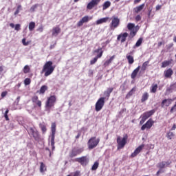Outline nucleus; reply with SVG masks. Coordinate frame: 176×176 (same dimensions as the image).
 <instances>
[{
	"label": "nucleus",
	"mask_w": 176,
	"mask_h": 176,
	"mask_svg": "<svg viewBox=\"0 0 176 176\" xmlns=\"http://www.w3.org/2000/svg\"><path fill=\"white\" fill-rule=\"evenodd\" d=\"M56 101H57V98L56 96L53 95L47 98L45 102V111L47 113H50L52 111H53V108H54V105L56 104Z\"/></svg>",
	"instance_id": "obj_1"
},
{
	"label": "nucleus",
	"mask_w": 176,
	"mask_h": 176,
	"mask_svg": "<svg viewBox=\"0 0 176 176\" xmlns=\"http://www.w3.org/2000/svg\"><path fill=\"white\" fill-rule=\"evenodd\" d=\"M53 71H54L53 62L48 61L44 65L42 72H45V76H49L53 74Z\"/></svg>",
	"instance_id": "obj_2"
},
{
	"label": "nucleus",
	"mask_w": 176,
	"mask_h": 176,
	"mask_svg": "<svg viewBox=\"0 0 176 176\" xmlns=\"http://www.w3.org/2000/svg\"><path fill=\"white\" fill-rule=\"evenodd\" d=\"M98 144H100V138L96 139V137H92L88 142V148L89 149H94Z\"/></svg>",
	"instance_id": "obj_3"
},
{
	"label": "nucleus",
	"mask_w": 176,
	"mask_h": 176,
	"mask_svg": "<svg viewBox=\"0 0 176 176\" xmlns=\"http://www.w3.org/2000/svg\"><path fill=\"white\" fill-rule=\"evenodd\" d=\"M104 104H105V98L104 97L100 98L96 102L95 105V109L96 112H100V111H101L104 107Z\"/></svg>",
	"instance_id": "obj_4"
},
{
	"label": "nucleus",
	"mask_w": 176,
	"mask_h": 176,
	"mask_svg": "<svg viewBox=\"0 0 176 176\" xmlns=\"http://www.w3.org/2000/svg\"><path fill=\"white\" fill-rule=\"evenodd\" d=\"M52 130V135H51V146L52 150L54 151L56 149V147L54 146V138L56 135V123H52L51 126Z\"/></svg>",
	"instance_id": "obj_5"
},
{
	"label": "nucleus",
	"mask_w": 176,
	"mask_h": 176,
	"mask_svg": "<svg viewBox=\"0 0 176 176\" xmlns=\"http://www.w3.org/2000/svg\"><path fill=\"white\" fill-rule=\"evenodd\" d=\"M153 113H155V110H151L149 111H147L146 113H144L140 118H142V120L140 122V124H144V123H145V121L147 119H149V118H151V116H152V115H153Z\"/></svg>",
	"instance_id": "obj_6"
},
{
	"label": "nucleus",
	"mask_w": 176,
	"mask_h": 176,
	"mask_svg": "<svg viewBox=\"0 0 176 176\" xmlns=\"http://www.w3.org/2000/svg\"><path fill=\"white\" fill-rule=\"evenodd\" d=\"M127 135L123 137V138H120V137H118L117 138V144H118V149H122L124 148V145H126L127 142Z\"/></svg>",
	"instance_id": "obj_7"
},
{
	"label": "nucleus",
	"mask_w": 176,
	"mask_h": 176,
	"mask_svg": "<svg viewBox=\"0 0 176 176\" xmlns=\"http://www.w3.org/2000/svg\"><path fill=\"white\" fill-rule=\"evenodd\" d=\"M27 131L29 135H32L33 138H34L36 141H38L39 140V133L35 128L28 127L27 129Z\"/></svg>",
	"instance_id": "obj_8"
},
{
	"label": "nucleus",
	"mask_w": 176,
	"mask_h": 176,
	"mask_svg": "<svg viewBox=\"0 0 176 176\" xmlns=\"http://www.w3.org/2000/svg\"><path fill=\"white\" fill-rule=\"evenodd\" d=\"M119 24H120V19L118 17H113L109 25L110 30H111V31H114L116 28L119 27Z\"/></svg>",
	"instance_id": "obj_9"
},
{
	"label": "nucleus",
	"mask_w": 176,
	"mask_h": 176,
	"mask_svg": "<svg viewBox=\"0 0 176 176\" xmlns=\"http://www.w3.org/2000/svg\"><path fill=\"white\" fill-rule=\"evenodd\" d=\"M93 19L92 16H83L78 23H77V27H82L85 23H89V20H91Z\"/></svg>",
	"instance_id": "obj_10"
},
{
	"label": "nucleus",
	"mask_w": 176,
	"mask_h": 176,
	"mask_svg": "<svg viewBox=\"0 0 176 176\" xmlns=\"http://www.w3.org/2000/svg\"><path fill=\"white\" fill-rule=\"evenodd\" d=\"M76 162L80 163L81 166H87L89 164V158L86 156H83L79 158H76Z\"/></svg>",
	"instance_id": "obj_11"
},
{
	"label": "nucleus",
	"mask_w": 176,
	"mask_h": 176,
	"mask_svg": "<svg viewBox=\"0 0 176 176\" xmlns=\"http://www.w3.org/2000/svg\"><path fill=\"white\" fill-rule=\"evenodd\" d=\"M155 122L152 119H149L144 124H143L141 127V130L144 131L145 129L149 130L153 126Z\"/></svg>",
	"instance_id": "obj_12"
},
{
	"label": "nucleus",
	"mask_w": 176,
	"mask_h": 176,
	"mask_svg": "<svg viewBox=\"0 0 176 176\" xmlns=\"http://www.w3.org/2000/svg\"><path fill=\"white\" fill-rule=\"evenodd\" d=\"M171 164V161H162L157 164L158 168H166Z\"/></svg>",
	"instance_id": "obj_13"
},
{
	"label": "nucleus",
	"mask_w": 176,
	"mask_h": 176,
	"mask_svg": "<svg viewBox=\"0 0 176 176\" xmlns=\"http://www.w3.org/2000/svg\"><path fill=\"white\" fill-rule=\"evenodd\" d=\"M127 36H129V34L127 32L121 33L117 37L118 41H120L121 43L126 42V39H127Z\"/></svg>",
	"instance_id": "obj_14"
},
{
	"label": "nucleus",
	"mask_w": 176,
	"mask_h": 176,
	"mask_svg": "<svg viewBox=\"0 0 176 176\" xmlns=\"http://www.w3.org/2000/svg\"><path fill=\"white\" fill-rule=\"evenodd\" d=\"M83 152V148H74L71 153L70 157H75V156H78V155H80Z\"/></svg>",
	"instance_id": "obj_15"
},
{
	"label": "nucleus",
	"mask_w": 176,
	"mask_h": 176,
	"mask_svg": "<svg viewBox=\"0 0 176 176\" xmlns=\"http://www.w3.org/2000/svg\"><path fill=\"white\" fill-rule=\"evenodd\" d=\"M100 3L99 0H91L87 6V8L91 10L94 6H97Z\"/></svg>",
	"instance_id": "obj_16"
},
{
	"label": "nucleus",
	"mask_w": 176,
	"mask_h": 176,
	"mask_svg": "<svg viewBox=\"0 0 176 176\" xmlns=\"http://www.w3.org/2000/svg\"><path fill=\"white\" fill-rule=\"evenodd\" d=\"M173 101H174V99H165V100H162V102L161 103L162 108H164L166 107H170V105H171V102H173Z\"/></svg>",
	"instance_id": "obj_17"
},
{
	"label": "nucleus",
	"mask_w": 176,
	"mask_h": 176,
	"mask_svg": "<svg viewBox=\"0 0 176 176\" xmlns=\"http://www.w3.org/2000/svg\"><path fill=\"white\" fill-rule=\"evenodd\" d=\"M144 146H145L144 144H141L140 146H139L135 151L131 155V157H135V156H137V155H138L140 153V152H141L142 151V149H144Z\"/></svg>",
	"instance_id": "obj_18"
},
{
	"label": "nucleus",
	"mask_w": 176,
	"mask_h": 176,
	"mask_svg": "<svg viewBox=\"0 0 176 176\" xmlns=\"http://www.w3.org/2000/svg\"><path fill=\"white\" fill-rule=\"evenodd\" d=\"M173 74H174L173 69L169 68L164 72V76L166 78H170L173 76Z\"/></svg>",
	"instance_id": "obj_19"
},
{
	"label": "nucleus",
	"mask_w": 176,
	"mask_h": 176,
	"mask_svg": "<svg viewBox=\"0 0 176 176\" xmlns=\"http://www.w3.org/2000/svg\"><path fill=\"white\" fill-rule=\"evenodd\" d=\"M145 8V3H142L140 6H138L133 8L134 13H140Z\"/></svg>",
	"instance_id": "obj_20"
},
{
	"label": "nucleus",
	"mask_w": 176,
	"mask_h": 176,
	"mask_svg": "<svg viewBox=\"0 0 176 176\" xmlns=\"http://www.w3.org/2000/svg\"><path fill=\"white\" fill-rule=\"evenodd\" d=\"M32 102H34V104H36V105H38L39 108L42 107V102L38 100V96H34L32 99Z\"/></svg>",
	"instance_id": "obj_21"
},
{
	"label": "nucleus",
	"mask_w": 176,
	"mask_h": 176,
	"mask_svg": "<svg viewBox=\"0 0 176 176\" xmlns=\"http://www.w3.org/2000/svg\"><path fill=\"white\" fill-rule=\"evenodd\" d=\"M102 53H103V52H101L100 54H98L96 57H95L94 59H92L90 61V64L91 65H93V64H96V63H97V60H98V58H101V57H102Z\"/></svg>",
	"instance_id": "obj_22"
},
{
	"label": "nucleus",
	"mask_w": 176,
	"mask_h": 176,
	"mask_svg": "<svg viewBox=\"0 0 176 176\" xmlns=\"http://www.w3.org/2000/svg\"><path fill=\"white\" fill-rule=\"evenodd\" d=\"M173 63V59H170L168 60H164L162 63L161 68H166V67H168L170 64Z\"/></svg>",
	"instance_id": "obj_23"
},
{
	"label": "nucleus",
	"mask_w": 176,
	"mask_h": 176,
	"mask_svg": "<svg viewBox=\"0 0 176 176\" xmlns=\"http://www.w3.org/2000/svg\"><path fill=\"white\" fill-rule=\"evenodd\" d=\"M60 31H61V29H60V28H58V27L53 28L52 36H57V35H58V34L60 32Z\"/></svg>",
	"instance_id": "obj_24"
},
{
	"label": "nucleus",
	"mask_w": 176,
	"mask_h": 176,
	"mask_svg": "<svg viewBox=\"0 0 176 176\" xmlns=\"http://www.w3.org/2000/svg\"><path fill=\"white\" fill-rule=\"evenodd\" d=\"M141 68V66H138L136 69L133 70V72L131 74V78L135 79L137 74L138 72H140V69Z\"/></svg>",
	"instance_id": "obj_25"
},
{
	"label": "nucleus",
	"mask_w": 176,
	"mask_h": 176,
	"mask_svg": "<svg viewBox=\"0 0 176 176\" xmlns=\"http://www.w3.org/2000/svg\"><path fill=\"white\" fill-rule=\"evenodd\" d=\"M113 91V88H108L106 91L104 92V97H107V98H109V96H111V93Z\"/></svg>",
	"instance_id": "obj_26"
},
{
	"label": "nucleus",
	"mask_w": 176,
	"mask_h": 176,
	"mask_svg": "<svg viewBox=\"0 0 176 176\" xmlns=\"http://www.w3.org/2000/svg\"><path fill=\"white\" fill-rule=\"evenodd\" d=\"M108 20H109V17L102 18L96 21V24L97 25H99V24H103V23H107Z\"/></svg>",
	"instance_id": "obj_27"
},
{
	"label": "nucleus",
	"mask_w": 176,
	"mask_h": 176,
	"mask_svg": "<svg viewBox=\"0 0 176 176\" xmlns=\"http://www.w3.org/2000/svg\"><path fill=\"white\" fill-rule=\"evenodd\" d=\"M111 6V1H107L102 5V10H107Z\"/></svg>",
	"instance_id": "obj_28"
},
{
	"label": "nucleus",
	"mask_w": 176,
	"mask_h": 176,
	"mask_svg": "<svg viewBox=\"0 0 176 176\" xmlns=\"http://www.w3.org/2000/svg\"><path fill=\"white\" fill-rule=\"evenodd\" d=\"M148 98H149V94H148V92L143 94L141 99L142 102H145V101H146Z\"/></svg>",
	"instance_id": "obj_29"
},
{
	"label": "nucleus",
	"mask_w": 176,
	"mask_h": 176,
	"mask_svg": "<svg viewBox=\"0 0 176 176\" xmlns=\"http://www.w3.org/2000/svg\"><path fill=\"white\" fill-rule=\"evenodd\" d=\"M142 45V38H140L136 42L135 45L133 46V49L136 47H140V46Z\"/></svg>",
	"instance_id": "obj_30"
},
{
	"label": "nucleus",
	"mask_w": 176,
	"mask_h": 176,
	"mask_svg": "<svg viewBox=\"0 0 176 176\" xmlns=\"http://www.w3.org/2000/svg\"><path fill=\"white\" fill-rule=\"evenodd\" d=\"M46 90H47V86L43 85L39 90V94H45Z\"/></svg>",
	"instance_id": "obj_31"
},
{
	"label": "nucleus",
	"mask_w": 176,
	"mask_h": 176,
	"mask_svg": "<svg viewBox=\"0 0 176 176\" xmlns=\"http://www.w3.org/2000/svg\"><path fill=\"white\" fill-rule=\"evenodd\" d=\"M126 58L128 60L129 64L134 63V57H133L131 55H126Z\"/></svg>",
	"instance_id": "obj_32"
},
{
	"label": "nucleus",
	"mask_w": 176,
	"mask_h": 176,
	"mask_svg": "<svg viewBox=\"0 0 176 176\" xmlns=\"http://www.w3.org/2000/svg\"><path fill=\"white\" fill-rule=\"evenodd\" d=\"M148 64H149V60L144 62L141 67V70L146 71V68L148 67Z\"/></svg>",
	"instance_id": "obj_33"
},
{
	"label": "nucleus",
	"mask_w": 176,
	"mask_h": 176,
	"mask_svg": "<svg viewBox=\"0 0 176 176\" xmlns=\"http://www.w3.org/2000/svg\"><path fill=\"white\" fill-rule=\"evenodd\" d=\"M135 93V87H133L127 94L126 98H130Z\"/></svg>",
	"instance_id": "obj_34"
},
{
	"label": "nucleus",
	"mask_w": 176,
	"mask_h": 176,
	"mask_svg": "<svg viewBox=\"0 0 176 176\" xmlns=\"http://www.w3.org/2000/svg\"><path fill=\"white\" fill-rule=\"evenodd\" d=\"M114 58H115V55L112 56L109 60H106L104 63V65L107 67L109 65H110L111 63H112V61H113Z\"/></svg>",
	"instance_id": "obj_35"
},
{
	"label": "nucleus",
	"mask_w": 176,
	"mask_h": 176,
	"mask_svg": "<svg viewBox=\"0 0 176 176\" xmlns=\"http://www.w3.org/2000/svg\"><path fill=\"white\" fill-rule=\"evenodd\" d=\"M99 163L98 162H95V163L93 164L92 167H91V170L92 171H96V170H97L98 168V166H99Z\"/></svg>",
	"instance_id": "obj_36"
},
{
	"label": "nucleus",
	"mask_w": 176,
	"mask_h": 176,
	"mask_svg": "<svg viewBox=\"0 0 176 176\" xmlns=\"http://www.w3.org/2000/svg\"><path fill=\"white\" fill-rule=\"evenodd\" d=\"M34 29H35V22H30L29 23V30L34 31Z\"/></svg>",
	"instance_id": "obj_37"
},
{
	"label": "nucleus",
	"mask_w": 176,
	"mask_h": 176,
	"mask_svg": "<svg viewBox=\"0 0 176 176\" xmlns=\"http://www.w3.org/2000/svg\"><path fill=\"white\" fill-rule=\"evenodd\" d=\"M157 91V85H153L151 86V93H156V91Z\"/></svg>",
	"instance_id": "obj_38"
},
{
	"label": "nucleus",
	"mask_w": 176,
	"mask_h": 176,
	"mask_svg": "<svg viewBox=\"0 0 176 176\" xmlns=\"http://www.w3.org/2000/svg\"><path fill=\"white\" fill-rule=\"evenodd\" d=\"M45 170L46 166H45V164H43V162H41L40 166V171L41 173H45Z\"/></svg>",
	"instance_id": "obj_39"
},
{
	"label": "nucleus",
	"mask_w": 176,
	"mask_h": 176,
	"mask_svg": "<svg viewBox=\"0 0 176 176\" xmlns=\"http://www.w3.org/2000/svg\"><path fill=\"white\" fill-rule=\"evenodd\" d=\"M166 137L168 140H172L173 137H174V133L171 131L168 132Z\"/></svg>",
	"instance_id": "obj_40"
},
{
	"label": "nucleus",
	"mask_w": 176,
	"mask_h": 176,
	"mask_svg": "<svg viewBox=\"0 0 176 176\" xmlns=\"http://www.w3.org/2000/svg\"><path fill=\"white\" fill-rule=\"evenodd\" d=\"M24 85L25 86H28V85H31V79L29 78H27L24 80Z\"/></svg>",
	"instance_id": "obj_41"
},
{
	"label": "nucleus",
	"mask_w": 176,
	"mask_h": 176,
	"mask_svg": "<svg viewBox=\"0 0 176 176\" xmlns=\"http://www.w3.org/2000/svg\"><path fill=\"white\" fill-rule=\"evenodd\" d=\"M134 26H135L134 23H129L127 25V28L128 30H129V31H132L133 30H134Z\"/></svg>",
	"instance_id": "obj_42"
},
{
	"label": "nucleus",
	"mask_w": 176,
	"mask_h": 176,
	"mask_svg": "<svg viewBox=\"0 0 176 176\" xmlns=\"http://www.w3.org/2000/svg\"><path fill=\"white\" fill-rule=\"evenodd\" d=\"M20 10H21V5H19L17 6L16 10L14 12V16H16V14H19V13H20Z\"/></svg>",
	"instance_id": "obj_43"
},
{
	"label": "nucleus",
	"mask_w": 176,
	"mask_h": 176,
	"mask_svg": "<svg viewBox=\"0 0 176 176\" xmlns=\"http://www.w3.org/2000/svg\"><path fill=\"white\" fill-rule=\"evenodd\" d=\"M23 72L24 74H28V72H30V67H28V65H25L23 67Z\"/></svg>",
	"instance_id": "obj_44"
},
{
	"label": "nucleus",
	"mask_w": 176,
	"mask_h": 176,
	"mask_svg": "<svg viewBox=\"0 0 176 176\" xmlns=\"http://www.w3.org/2000/svg\"><path fill=\"white\" fill-rule=\"evenodd\" d=\"M36 8H38V5H34V6H32L30 9V12H35V10L36 9Z\"/></svg>",
	"instance_id": "obj_45"
},
{
	"label": "nucleus",
	"mask_w": 176,
	"mask_h": 176,
	"mask_svg": "<svg viewBox=\"0 0 176 176\" xmlns=\"http://www.w3.org/2000/svg\"><path fill=\"white\" fill-rule=\"evenodd\" d=\"M40 127L43 133H46V126L43 125V124H40Z\"/></svg>",
	"instance_id": "obj_46"
},
{
	"label": "nucleus",
	"mask_w": 176,
	"mask_h": 176,
	"mask_svg": "<svg viewBox=\"0 0 176 176\" xmlns=\"http://www.w3.org/2000/svg\"><path fill=\"white\" fill-rule=\"evenodd\" d=\"M22 43L23 45V46H28V45H30V42L29 41H25V38H23L22 39Z\"/></svg>",
	"instance_id": "obj_47"
},
{
	"label": "nucleus",
	"mask_w": 176,
	"mask_h": 176,
	"mask_svg": "<svg viewBox=\"0 0 176 176\" xmlns=\"http://www.w3.org/2000/svg\"><path fill=\"white\" fill-rule=\"evenodd\" d=\"M8 113H9V109H7L4 113V118L6 120H9V117L8 116Z\"/></svg>",
	"instance_id": "obj_48"
},
{
	"label": "nucleus",
	"mask_w": 176,
	"mask_h": 176,
	"mask_svg": "<svg viewBox=\"0 0 176 176\" xmlns=\"http://www.w3.org/2000/svg\"><path fill=\"white\" fill-rule=\"evenodd\" d=\"M21 25L20 24H16L14 27L15 31H20Z\"/></svg>",
	"instance_id": "obj_49"
},
{
	"label": "nucleus",
	"mask_w": 176,
	"mask_h": 176,
	"mask_svg": "<svg viewBox=\"0 0 176 176\" xmlns=\"http://www.w3.org/2000/svg\"><path fill=\"white\" fill-rule=\"evenodd\" d=\"M135 34H137V32L134 30V29L133 30H131L130 32V35L131 36H135Z\"/></svg>",
	"instance_id": "obj_50"
},
{
	"label": "nucleus",
	"mask_w": 176,
	"mask_h": 176,
	"mask_svg": "<svg viewBox=\"0 0 176 176\" xmlns=\"http://www.w3.org/2000/svg\"><path fill=\"white\" fill-rule=\"evenodd\" d=\"M5 69V66H0V75H2Z\"/></svg>",
	"instance_id": "obj_51"
},
{
	"label": "nucleus",
	"mask_w": 176,
	"mask_h": 176,
	"mask_svg": "<svg viewBox=\"0 0 176 176\" xmlns=\"http://www.w3.org/2000/svg\"><path fill=\"white\" fill-rule=\"evenodd\" d=\"M176 111V104L170 109V112L173 113V112H175Z\"/></svg>",
	"instance_id": "obj_52"
},
{
	"label": "nucleus",
	"mask_w": 176,
	"mask_h": 176,
	"mask_svg": "<svg viewBox=\"0 0 176 176\" xmlns=\"http://www.w3.org/2000/svg\"><path fill=\"white\" fill-rule=\"evenodd\" d=\"M37 31H38V32H43V26H39V28L37 29Z\"/></svg>",
	"instance_id": "obj_53"
},
{
	"label": "nucleus",
	"mask_w": 176,
	"mask_h": 176,
	"mask_svg": "<svg viewBox=\"0 0 176 176\" xmlns=\"http://www.w3.org/2000/svg\"><path fill=\"white\" fill-rule=\"evenodd\" d=\"M101 52H102V49L98 48L94 51V53H99V54H100V53H101Z\"/></svg>",
	"instance_id": "obj_54"
},
{
	"label": "nucleus",
	"mask_w": 176,
	"mask_h": 176,
	"mask_svg": "<svg viewBox=\"0 0 176 176\" xmlns=\"http://www.w3.org/2000/svg\"><path fill=\"white\" fill-rule=\"evenodd\" d=\"M88 76H93V69H89V70Z\"/></svg>",
	"instance_id": "obj_55"
},
{
	"label": "nucleus",
	"mask_w": 176,
	"mask_h": 176,
	"mask_svg": "<svg viewBox=\"0 0 176 176\" xmlns=\"http://www.w3.org/2000/svg\"><path fill=\"white\" fill-rule=\"evenodd\" d=\"M173 46V43H170V44H168L166 45V47L168 49V50H170V49H171Z\"/></svg>",
	"instance_id": "obj_56"
},
{
	"label": "nucleus",
	"mask_w": 176,
	"mask_h": 176,
	"mask_svg": "<svg viewBox=\"0 0 176 176\" xmlns=\"http://www.w3.org/2000/svg\"><path fill=\"white\" fill-rule=\"evenodd\" d=\"M135 20H136V21H140L141 20V16L140 15H137L135 16Z\"/></svg>",
	"instance_id": "obj_57"
},
{
	"label": "nucleus",
	"mask_w": 176,
	"mask_h": 176,
	"mask_svg": "<svg viewBox=\"0 0 176 176\" xmlns=\"http://www.w3.org/2000/svg\"><path fill=\"white\" fill-rule=\"evenodd\" d=\"M166 91L168 93H171V91H173V88L171 87H168Z\"/></svg>",
	"instance_id": "obj_58"
},
{
	"label": "nucleus",
	"mask_w": 176,
	"mask_h": 176,
	"mask_svg": "<svg viewBox=\"0 0 176 176\" xmlns=\"http://www.w3.org/2000/svg\"><path fill=\"white\" fill-rule=\"evenodd\" d=\"M6 94H8V92L6 91H3L1 93V97L3 98V97H6Z\"/></svg>",
	"instance_id": "obj_59"
},
{
	"label": "nucleus",
	"mask_w": 176,
	"mask_h": 176,
	"mask_svg": "<svg viewBox=\"0 0 176 176\" xmlns=\"http://www.w3.org/2000/svg\"><path fill=\"white\" fill-rule=\"evenodd\" d=\"M156 10H160V9H162V6L160 5H157L155 8Z\"/></svg>",
	"instance_id": "obj_60"
},
{
	"label": "nucleus",
	"mask_w": 176,
	"mask_h": 176,
	"mask_svg": "<svg viewBox=\"0 0 176 176\" xmlns=\"http://www.w3.org/2000/svg\"><path fill=\"white\" fill-rule=\"evenodd\" d=\"M160 169H159V172L161 173V174H162V173H164V170H163V168H159Z\"/></svg>",
	"instance_id": "obj_61"
},
{
	"label": "nucleus",
	"mask_w": 176,
	"mask_h": 176,
	"mask_svg": "<svg viewBox=\"0 0 176 176\" xmlns=\"http://www.w3.org/2000/svg\"><path fill=\"white\" fill-rule=\"evenodd\" d=\"M79 171H76L74 173V175L73 176H79Z\"/></svg>",
	"instance_id": "obj_62"
},
{
	"label": "nucleus",
	"mask_w": 176,
	"mask_h": 176,
	"mask_svg": "<svg viewBox=\"0 0 176 176\" xmlns=\"http://www.w3.org/2000/svg\"><path fill=\"white\" fill-rule=\"evenodd\" d=\"M175 129H176V125H175V124H174L173 125V126H172V128H171L170 130L174 131V130H175Z\"/></svg>",
	"instance_id": "obj_63"
},
{
	"label": "nucleus",
	"mask_w": 176,
	"mask_h": 176,
	"mask_svg": "<svg viewBox=\"0 0 176 176\" xmlns=\"http://www.w3.org/2000/svg\"><path fill=\"white\" fill-rule=\"evenodd\" d=\"M16 25H14V23H10V27H11V28H14Z\"/></svg>",
	"instance_id": "obj_64"
}]
</instances>
